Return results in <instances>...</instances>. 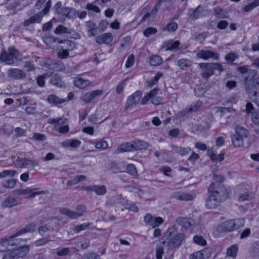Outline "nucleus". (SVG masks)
I'll list each match as a JSON object with an SVG mask.
<instances>
[{
	"mask_svg": "<svg viewBox=\"0 0 259 259\" xmlns=\"http://www.w3.org/2000/svg\"><path fill=\"white\" fill-rule=\"evenodd\" d=\"M214 184L211 183L208 188L209 195L205 202L207 208H215L227 199L229 197V192L223 186L219 185L213 190Z\"/></svg>",
	"mask_w": 259,
	"mask_h": 259,
	"instance_id": "obj_1",
	"label": "nucleus"
},
{
	"mask_svg": "<svg viewBox=\"0 0 259 259\" xmlns=\"http://www.w3.org/2000/svg\"><path fill=\"white\" fill-rule=\"evenodd\" d=\"M185 235L184 233H178L175 226L169 228L165 233L162 239L163 244H165L168 250H172L179 247L182 242L185 239Z\"/></svg>",
	"mask_w": 259,
	"mask_h": 259,
	"instance_id": "obj_2",
	"label": "nucleus"
},
{
	"mask_svg": "<svg viewBox=\"0 0 259 259\" xmlns=\"http://www.w3.org/2000/svg\"><path fill=\"white\" fill-rule=\"evenodd\" d=\"M244 222L242 218L228 220L219 225L217 231L220 233L231 232L243 227Z\"/></svg>",
	"mask_w": 259,
	"mask_h": 259,
	"instance_id": "obj_3",
	"label": "nucleus"
},
{
	"mask_svg": "<svg viewBox=\"0 0 259 259\" xmlns=\"http://www.w3.org/2000/svg\"><path fill=\"white\" fill-rule=\"evenodd\" d=\"M51 5V2H50V1H48L45 5L44 9L38 13L25 20L24 22V25L27 26L32 23H40L41 21L42 18L49 13Z\"/></svg>",
	"mask_w": 259,
	"mask_h": 259,
	"instance_id": "obj_4",
	"label": "nucleus"
},
{
	"mask_svg": "<svg viewBox=\"0 0 259 259\" xmlns=\"http://www.w3.org/2000/svg\"><path fill=\"white\" fill-rule=\"evenodd\" d=\"M245 86L246 92L248 97L253 102L259 106V87H257L251 82L250 83H245Z\"/></svg>",
	"mask_w": 259,
	"mask_h": 259,
	"instance_id": "obj_5",
	"label": "nucleus"
},
{
	"mask_svg": "<svg viewBox=\"0 0 259 259\" xmlns=\"http://www.w3.org/2000/svg\"><path fill=\"white\" fill-rule=\"evenodd\" d=\"M18 52L17 50L11 48L8 52H4L0 57V59L8 65H12L14 63V59L17 58Z\"/></svg>",
	"mask_w": 259,
	"mask_h": 259,
	"instance_id": "obj_6",
	"label": "nucleus"
},
{
	"mask_svg": "<svg viewBox=\"0 0 259 259\" xmlns=\"http://www.w3.org/2000/svg\"><path fill=\"white\" fill-rule=\"evenodd\" d=\"M199 66L203 69L201 72V76L203 78L207 79L214 74L212 63H200Z\"/></svg>",
	"mask_w": 259,
	"mask_h": 259,
	"instance_id": "obj_7",
	"label": "nucleus"
},
{
	"mask_svg": "<svg viewBox=\"0 0 259 259\" xmlns=\"http://www.w3.org/2000/svg\"><path fill=\"white\" fill-rule=\"evenodd\" d=\"M37 188L22 189L15 190V194L18 195H27V198H33L35 195L43 194V191H37Z\"/></svg>",
	"mask_w": 259,
	"mask_h": 259,
	"instance_id": "obj_8",
	"label": "nucleus"
},
{
	"mask_svg": "<svg viewBox=\"0 0 259 259\" xmlns=\"http://www.w3.org/2000/svg\"><path fill=\"white\" fill-rule=\"evenodd\" d=\"M144 222L152 228L159 226L163 222V220L160 217H154L150 214H147L144 217Z\"/></svg>",
	"mask_w": 259,
	"mask_h": 259,
	"instance_id": "obj_9",
	"label": "nucleus"
},
{
	"mask_svg": "<svg viewBox=\"0 0 259 259\" xmlns=\"http://www.w3.org/2000/svg\"><path fill=\"white\" fill-rule=\"evenodd\" d=\"M8 76L11 79L20 80L26 78V74L24 71L21 69L13 68L8 70Z\"/></svg>",
	"mask_w": 259,
	"mask_h": 259,
	"instance_id": "obj_10",
	"label": "nucleus"
},
{
	"mask_svg": "<svg viewBox=\"0 0 259 259\" xmlns=\"http://www.w3.org/2000/svg\"><path fill=\"white\" fill-rule=\"evenodd\" d=\"M197 57L203 60H208L209 58L214 60L219 59V54L217 52L210 50H201L197 54Z\"/></svg>",
	"mask_w": 259,
	"mask_h": 259,
	"instance_id": "obj_11",
	"label": "nucleus"
},
{
	"mask_svg": "<svg viewBox=\"0 0 259 259\" xmlns=\"http://www.w3.org/2000/svg\"><path fill=\"white\" fill-rule=\"evenodd\" d=\"M142 93L140 91H137L132 96H130L126 101V108H132L138 103L141 99Z\"/></svg>",
	"mask_w": 259,
	"mask_h": 259,
	"instance_id": "obj_12",
	"label": "nucleus"
},
{
	"mask_svg": "<svg viewBox=\"0 0 259 259\" xmlns=\"http://www.w3.org/2000/svg\"><path fill=\"white\" fill-rule=\"evenodd\" d=\"M21 203V199L19 197H9L3 201L2 206L4 207L11 208Z\"/></svg>",
	"mask_w": 259,
	"mask_h": 259,
	"instance_id": "obj_13",
	"label": "nucleus"
},
{
	"mask_svg": "<svg viewBox=\"0 0 259 259\" xmlns=\"http://www.w3.org/2000/svg\"><path fill=\"white\" fill-rule=\"evenodd\" d=\"M102 90H95L91 92L86 93L82 98H81L82 101L85 103H90L96 97L99 96L102 94Z\"/></svg>",
	"mask_w": 259,
	"mask_h": 259,
	"instance_id": "obj_14",
	"label": "nucleus"
},
{
	"mask_svg": "<svg viewBox=\"0 0 259 259\" xmlns=\"http://www.w3.org/2000/svg\"><path fill=\"white\" fill-rule=\"evenodd\" d=\"M61 64V62L60 61L47 58L43 61L42 66L49 69L55 70L58 68Z\"/></svg>",
	"mask_w": 259,
	"mask_h": 259,
	"instance_id": "obj_15",
	"label": "nucleus"
},
{
	"mask_svg": "<svg viewBox=\"0 0 259 259\" xmlns=\"http://www.w3.org/2000/svg\"><path fill=\"white\" fill-rule=\"evenodd\" d=\"M113 39V37L110 33H106L104 34L98 36L96 37V41L99 44L110 43Z\"/></svg>",
	"mask_w": 259,
	"mask_h": 259,
	"instance_id": "obj_16",
	"label": "nucleus"
},
{
	"mask_svg": "<svg viewBox=\"0 0 259 259\" xmlns=\"http://www.w3.org/2000/svg\"><path fill=\"white\" fill-rule=\"evenodd\" d=\"M60 212L63 215L68 217L71 219H76L82 216V213H77L67 208H61Z\"/></svg>",
	"mask_w": 259,
	"mask_h": 259,
	"instance_id": "obj_17",
	"label": "nucleus"
},
{
	"mask_svg": "<svg viewBox=\"0 0 259 259\" xmlns=\"http://www.w3.org/2000/svg\"><path fill=\"white\" fill-rule=\"evenodd\" d=\"M133 151L146 149L149 146V144L144 141L137 140L132 141Z\"/></svg>",
	"mask_w": 259,
	"mask_h": 259,
	"instance_id": "obj_18",
	"label": "nucleus"
},
{
	"mask_svg": "<svg viewBox=\"0 0 259 259\" xmlns=\"http://www.w3.org/2000/svg\"><path fill=\"white\" fill-rule=\"evenodd\" d=\"M29 250V245H24L19 247L17 249L13 250L16 257L19 258L25 256Z\"/></svg>",
	"mask_w": 259,
	"mask_h": 259,
	"instance_id": "obj_19",
	"label": "nucleus"
},
{
	"mask_svg": "<svg viewBox=\"0 0 259 259\" xmlns=\"http://www.w3.org/2000/svg\"><path fill=\"white\" fill-rule=\"evenodd\" d=\"M133 151L132 142H127L119 146L115 150V153L119 154L124 152Z\"/></svg>",
	"mask_w": 259,
	"mask_h": 259,
	"instance_id": "obj_20",
	"label": "nucleus"
},
{
	"mask_svg": "<svg viewBox=\"0 0 259 259\" xmlns=\"http://www.w3.org/2000/svg\"><path fill=\"white\" fill-rule=\"evenodd\" d=\"M36 225L34 223H31L27 225H26L24 228L20 230L18 232H17L14 234L11 235L10 238H14L21 234H22L25 233L30 232L32 231L35 228Z\"/></svg>",
	"mask_w": 259,
	"mask_h": 259,
	"instance_id": "obj_21",
	"label": "nucleus"
},
{
	"mask_svg": "<svg viewBox=\"0 0 259 259\" xmlns=\"http://www.w3.org/2000/svg\"><path fill=\"white\" fill-rule=\"evenodd\" d=\"M235 135L245 139V141H248L249 133L248 131L243 127L236 126L235 128Z\"/></svg>",
	"mask_w": 259,
	"mask_h": 259,
	"instance_id": "obj_22",
	"label": "nucleus"
},
{
	"mask_svg": "<svg viewBox=\"0 0 259 259\" xmlns=\"http://www.w3.org/2000/svg\"><path fill=\"white\" fill-rule=\"evenodd\" d=\"M177 223L183 228L187 229L192 225V222L190 218L186 217H180L177 219Z\"/></svg>",
	"mask_w": 259,
	"mask_h": 259,
	"instance_id": "obj_23",
	"label": "nucleus"
},
{
	"mask_svg": "<svg viewBox=\"0 0 259 259\" xmlns=\"http://www.w3.org/2000/svg\"><path fill=\"white\" fill-rule=\"evenodd\" d=\"M50 82L53 85L59 88H63L65 87V84L62 81L60 76L57 74L52 75L50 79Z\"/></svg>",
	"mask_w": 259,
	"mask_h": 259,
	"instance_id": "obj_24",
	"label": "nucleus"
},
{
	"mask_svg": "<svg viewBox=\"0 0 259 259\" xmlns=\"http://www.w3.org/2000/svg\"><path fill=\"white\" fill-rule=\"evenodd\" d=\"M231 140L232 144L236 147H242L244 145L245 139L241 137H239L237 135L234 134L232 136Z\"/></svg>",
	"mask_w": 259,
	"mask_h": 259,
	"instance_id": "obj_25",
	"label": "nucleus"
},
{
	"mask_svg": "<svg viewBox=\"0 0 259 259\" xmlns=\"http://www.w3.org/2000/svg\"><path fill=\"white\" fill-rule=\"evenodd\" d=\"M75 85L80 89L84 88L91 84L90 80L83 79L81 77L76 78L74 81Z\"/></svg>",
	"mask_w": 259,
	"mask_h": 259,
	"instance_id": "obj_26",
	"label": "nucleus"
},
{
	"mask_svg": "<svg viewBox=\"0 0 259 259\" xmlns=\"http://www.w3.org/2000/svg\"><path fill=\"white\" fill-rule=\"evenodd\" d=\"M171 147L175 152L181 156L188 155L191 151V149L189 147H178L175 145H171Z\"/></svg>",
	"mask_w": 259,
	"mask_h": 259,
	"instance_id": "obj_27",
	"label": "nucleus"
},
{
	"mask_svg": "<svg viewBox=\"0 0 259 259\" xmlns=\"http://www.w3.org/2000/svg\"><path fill=\"white\" fill-rule=\"evenodd\" d=\"M175 199L179 200L189 201L193 199L192 195L186 193H178L174 195Z\"/></svg>",
	"mask_w": 259,
	"mask_h": 259,
	"instance_id": "obj_28",
	"label": "nucleus"
},
{
	"mask_svg": "<svg viewBox=\"0 0 259 259\" xmlns=\"http://www.w3.org/2000/svg\"><path fill=\"white\" fill-rule=\"evenodd\" d=\"M47 100L50 104L55 105L66 102V99H60L55 95L49 96Z\"/></svg>",
	"mask_w": 259,
	"mask_h": 259,
	"instance_id": "obj_29",
	"label": "nucleus"
},
{
	"mask_svg": "<svg viewBox=\"0 0 259 259\" xmlns=\"http://www.w3.org/2000/svg\"><path fill=\"white\" fill-rule=\"evenodd\" d=\"M201 11L202 8L199 6L195 10H190L189 11V15L191 19L195 20L199 17L200 13Z\"/></svg>",
	"mask_w": 259,
	"mask_h": 259,
	"instance_id": "obj_30",
	"label": "nucleus"
},
{
	"mask_svg": "<svg viewBox=\"0 0 259 259\" xmlns=\"http://www.w3.org/2000/svg\"><path fill=\"white\" fill-rule=\"evenodd\" d=\"M86 25L89 29V35L90 36H95L96 34L95 33V31L97 29L96 24L90 21L87 22Z\"/></svg>",
	"mask_w": 259,
	"mask_h": 259,
	"instance_id": "obj_31",
	"label": "nucleus"
},
{
	"mask_svg": "<svg viewBox=\"0 0 259 259\" xmlns=\"http://www.w3.org/2000/svg\"><path fill=\"white\" fill-rule=\"evenodd\" d=\"M256 71L255 70L249 69L247 73L243 76L244 83H248L251 81L256 75Z\"/></svg>",
	"mask_w": 259,
	"mask_h": 259,
	"instance_id": "obj_32",
	"label": "nucleus"
},
{
	"mask_svg": "<svg viewBox=\"0 0 259 259\" xmlns=\"http://www.w3.org/2000/svg\"><path fill=\"white\" fill-rule=\"evenodd\" d=\"M67 119L65 117L57 118H49L48 120V123L53 124L62 125L66 123Z\"/></svg>",
	"mask_w": 259,
	"mask_h": 259,
	"instance_id": "obj_33",
	"label": "nucleus"
},
{
	"mask_svg": "<svg viewBox=\"0 0 259 259\" xmlns=\"http://www.w3.org/2000/svg\"><path fill=\"white\" fill-rule=\"evenodd\" d=\"M12 239L10 236L9 238H4L0 241V252L5 251L8 249V246L9 245L10 240Z\"/></svg>",
	"mask_w": 259,
	"mask_h": 259,
	"instance_id": "obj_34",
	"label": "nucleus"
},
{
	"mask_svg": "<svg viewBox=\"0 0 259 259\" xmlns=\"http://www.w3.org/2000/svg\"><path fill=\"white\" fill-rule=\"evenodd\" d=\"M162 63V59L158 55H154L150 59V64L156 66L160 65Z\"/></svg>",
	"mask_w": 259,
	"mask_h": 259,
	"instance_id": "obj_35",
	"label": "nucleus"
},
{
	"mask_svg": "<svg viewBox=\"0 0 259 259\" xmlns=\"http://www.w3.org/2000/svg\"><path fill=\"white\" fill-rule=\"evenodd\" d=\"M75 12V10L73 9H70L69 8H62L59 12L57 13L58 14L62 15L66 17L70 18V13H74Z\"/></svg>",
	"mask_w": 259,
	"mask_h": 259,
	"instance_id": "obj_36",
	"label": "nucleus"
},
{
	"mask_svg": "<svg viewBox=\"0 0 259 259\" xmlns=\"http://www.w3.org/2000/svg\"><path fill=\"white\" fill-rule=\"evenodd\" d=\"M237 250V246L235 245H233L228 249L227 255L234 258L236 257Z\"/></svg>",
	"mask_w": 259,
	"mask_h": 259,
	"instance_id": "obj_37",
	"label": "nucleus"
},
{
	"mask_svg": "<svg viewBox=\"0 0 259 259\" xmlns=\"http://www.w3.org/2000/svg\"><path fill=\"white\" fill-rule=\"evenodd\" d=\"M191 62L189 60L185 59H180L178 61V65L182 69H184L186 67H189L191 66Z\"/></svg>",
	"mask_w": 259,
	"mask_h": 259,
	"instance_id": "obj_38",
	"label": "nucleus"
},
{
	"mask_svg": "<svg viewBox=\"0 0 259 259\" xmlns=\"http://www.w3.org/2000/svg\"><path fill=\"white\" fill-rule=\"evenodd\" d=\"M94 191L99 195H103L106 193V188L103 185H95Z\"/></svg>",
	"mask_w": 259,
	"mask_h": 259,
	"instance_id": "obj_39",
	"label": "nucleus"
},
{
	"mask_svg": "<svg viewBox=\"0 0 259 259\" xmlns=\"http://www.w3.org/2000/svg\"><path fill=\"white\" fill-rule=\"evenodd\" d=\"M54 33L56 34H64V33H70L68 29L62 25H60L58 26L57 27L56 29L54 31Z\"/></svg>",
	"mask_w": 259,
	"mask_h": 259,
	"instance_id": "obj_40",
	"label": "nucleus"
},
{
	"mask_svg": "<svg viewBox=\"0 0 259 259\" xmlns=\"http://www.w3.org/2000/svg\"><path fill=\"white\" fill-rule=\"evenodd\" d=\"M253 197V194L251 193H245L239 195L238 200L240 201H249Z\"/></svg>",
	"mask_w": 259,
	"mask_h": 259,
	"instance_id": "obj_41",
	"label": "nucleus"
},
{
	"mask_svg": "<svg viewBox=\"0 0 259 259\" xmlns=\"http://www.w3.org/2000/svg\"><path fill=\"white\" fill-rule=\"evenodd\" d=\"M205 251H197L195 253L191 254L190 256V259H204L205 258L204 255V252Z\"/></svg>",
	"mask_w": 259,
	"mask_h": 259,
	"instance_id": "obj_42",
	"label": "nucleus"
},
{
	"mask_svg": "<svg viewBox=\"0 0 259 259\" xmlns=\"http://www.w3.org/2000/svg\"><path fill=\"white\" fill-rule=\"evenodd\" d=\"M162 75L163 74L161 72H158L157 75L154 77V78L151 79L148 82V86L149 88L152 87L155 84H156L158 80L162 76Z\"/></svg>",
	"mask_w": 259,
	"mask_h": 259,
	"instance_id": "obj_43",
	"label": "nucleus"
},
{
	"mask_svg": "<svg viewBox=\"0 0 259 259\" xmlns=\"http://www.w3.org/2000/svg\"><path fill=\"white\" fill-rule=\"evenodd\" d=\"M91 225V223L82 224L80 225H76L73 228L74 232L76 233H79L81 231L85 230L89 226Z\"/></svg>",
	"mask_w": 259,
	"mask_h": 259,
	"instance_id": "obj_44",
	"label": "nucleus"
},
{
	"mask_svg": "<svg viewBox=\"0 0 259 259\" xmlns=\"http://www.w3.org/2000/svg\"><path fill=\"white\" fill-rule=\"evenodd\" d=\"M194 242L202 246H204L206 244V241L202 236H194L193 237Z\"/></svg>",
	"mask_w": 259,
	"mask_h": 259,
	"instance_id": "obj_45",
	"label": "nucleus"
},
{
	"mask_svg": "<svg viewBox=\"0 0 259 259\" xmlns=\"http://www.w3.org/2000/svg\"><path fill=\"white\" fill-rule=\"evenodd\" d=\"M63 44L66 45L65 47L68 51L73 50L76 47L75 42L69 40L64 39Z\"/></svg>",
	"mask_w": 259,
	"mask_h": 259,
	"instance_id": "obj_46",
	"label": "nucleus"
},
{
	"mask_svg": "<svg viewBox=\"0 0 259 259\" xmlns=\"http://www.w3.org/2000/svg\"><path fill=\"white\" fill-rule=\"evenodd\" d=\"M127 80L128 78H126L121 81L117 85L116 89V91L118 94H120L122 92V91Z\"/></svg>",
	"mask_w": 259,
	"mask_h": 259,
	"instance_id": "obj_47",
	"label": "nucleus"
},
{
	"mask_svg": "<svg viewBox=\"0 0 259 259\" xmlns=\"http://www.w3.org/2000/svg\"><path fill=\"white\" fill-rule=\"evenodd\" d=\"M32 165L34 166L35 165H37V163L35 161H33L31 160H29L28 159H23L22 160V163L21 164V167H23L27 165Z\"/></svg>",
	"mask_w": 259,
	"mask_h": 259,
	"instance_id": "obj_48",
	"label": "nucleus"
},
{
	"mask_svg": "<svg viewBox=\"0 0 259 259\" xmlns=\"http://www.w3.org/2000/svg\"><path fill=\"white\" fill-rule=\"evenodd\" d=\"M57 56L60 59H65L69 56L68 50L66 49L60 50L57 52Z\"/></svg>",
	"mask_w": 259,
	"mask_h": 259,
	"instance_id": "obj_49",
	"label": "nucleus"
},
{
	"mask_svg": "<svg viewBox=\"0 0 259 259\" xmlns=\"http://www.w3.org/2000/svg\"><path fill=\"white\" fill-rule=\"evenodd\" d=\"M17 174V171L16 170H5L3 171L0 173V178H5L7 176H10L11 177H13Z\"/></svg>",
	"mask_w": 259,
	"mask_h": 259,
	"instance_id": "obj_50",
	"label": "nucleus"
},
{
	"mask_svg": "<svg viewBox=\"0 0 259 259\" xmlns=\"http://www.w3.org/2000/svg\"><path fill=\"white\" fill-rule=\"evenodd\" d=\"M157 31V29L155 28L148 27L144 31V35L148 37L150 35L155 34Z\"/></svg>",
	"mask_w": 259,
	"mask_h": 259,
	"instance_id": "obj_51",
	"label": "nucleus"
},
{
	"mask_svg": "<svg viewBox=\"0 0 259 259\" xmlns=\"http://www.w3.org/2000/svg\"><path fill=\"white\" fill-rule=\"evenodd\" d=\"M83 259H100V256L95 252H89L83 255Z\"/></svg>",
	"mask_w": 259,
	"mask_h": 259,
	"instance_id": "obj_52",
	"label": "nucleus"
},
{
	"mask_svg": "<svg viewBox=\"0 0 259 259\" xmlns=\"http://www.w3.org/2000/svg\"><path fill=\"white\" fill-rule=\"evenodd\" d=\"M95 147L99 150H104L108 148V143L105 141H102L97 143L95 145Z\"/></svg>",
	"mask_w": 259,
	"mask_h": 259,
	"instance_id": "obj_53",
	"label": "nucleus"
},
{
	"mask_svg": "<svg viewBox=\"0 0 259 259\" xmlns=\"http://www.w3.org/2000/svg\"><path fill=\"white\" fill-rule=\"evenodd\" d=\"M202 106V102L198 101L197 102L192 105L189 109L190 112H195L197 111Z\"/></svg>",
	"mask_w": 259,
	"mask_h": 259,
	"instance_id": "obj_54",
	"label": "nucleus"
},
{
	"mask_svg": "<svg viewBox=\"0 0 259 259\" xmlns=\"http://www.w3.org/2000/svg\"><path fill=\"white\" fill-rule=\"evenodd\" d=\"M209 156L211 159L213 161L219 160L221 161L224 159V154L223 153L220 154L212 153L210 154Z\"/></svg>",
	"mask_w": 259,
	"mask_h": 259,
	"instance_id": "obj_55",
	"label": "nucleus"
},
{
	"mask_svg": "<svg viewBox=\"0 0 259 259\" xmlns=\"http://www.w3.org/2000/svg\"><path fill=\"white\" fill-rule=\"evenodd\" d=\"M251 119L254 124L259 125V111H255L252 113Z\"/></svg>",
	"mask_w": 259,
	"mask_h": 259,
	"instance_id": "obj_56",
	"label": "nucleus"
},
{
	"mask_svg": "<svg viewBox=\"0 0 259 259\" xmlns=\"http://www.w3.org/2000/svg\"><path fill=\"white\" fill-rule=\"evenodd\" d=\"M127 170L128 173L133 176L137 175V171L135 166L133 164H129L127 166Z\"/></svg>",
	"mask_w": 259,
	"mask_h": 259,
	"instance_id": "obj_57",
	"label": "nucleus"
},
{
	"mask_svg": "<svg viewBox=\"0 0 259 259\" xmlns=\"http://www.w3.org/2000/svg\"><path fill=\"white\" fill-rule=\"evenodd\" d=\"M16 183V180L12 179L8 180L3 185L5 187L12 188L15 186Z\"/></svg>",
	"mask_w": 259,
	"mask_h": 259,
	"instance_id": "obj_58",
	"label": "nucleus"
},
{
	"mask_svg": "<svg viewBox=\"0 0 259 259\" xmlns=\"http://www.w3.org/2000/svg\"><path fill=\"white\" fill-rule=\"evenodd\" d=\"M135 61V57L133 54L130 55L125 63V66L126 68H129L131 67L134 63Z\"/></svg>",
	"mask_w": 259,
	"mask_h": 259,
	"instance_id": "obj_59",
	"label": "nucleus"
},
{
	"mask_svg": "<svg viewBox=\"0 0 259 259\" xmlns=\"http://www.w3.org/2000/svg\"><path fill=\"white\" fill-rule=\"evenodd\" d=\"M32 138L35 141H44L46 140V137L43 134L34 133Z\"/></svg>",
	"mask_w": 259,
	"mask_h": 259,
	"instance_id": "obj_60",
	"label": "nucleus"
},
{
	"mask_svg": "<svg viewBox=\"0 0 259 259\" xmlns=\"http://www.w3.org/2000/svg\"><path fill=\"white\" fill-rule=\"evenodd\" d=\"M236 70L238 71L240 74L242 75L246 74L247 72L249 70L248 69L247 66H242L240 67H238L236 68Z\"/></svg>",
	"mask_w": 259,
	"mask_h": 259,
	"instance_id": "obj_61",
	"label": "nucleus"
},
{
	"mask_svg": "<svg viewBox=\"0 0 259 259\" xmlns=\"http://www.w3.org/2000/svg\"><path fill=\"white\" fill-rule=\"evenodd\" d=\"M86 9L88 10L93 11L96 13H99L100 12V10L99 7L93 5L92 4H88L86 6Z\"/></svg>",
	"mask_w": 259,
	"mask_h": 259,
	"instance_id": "obj_62",
	"label": "nucleus"
},
{
	"mask_svg": "<svg viewBox=\"0 0 259 259\" xmlns=\"http://www.w3.org/2000/svg\"><path fill=\"white\" fill-rule=\"evenodd\" d=\"M178 28V25L176 22H171L167 24L166 25V29L168 31H174Z\"/></svg>",
	"mask_w": 259,
	"mask_h": 259,
	"instance_id": "obj_63",
	"label": "nucleus"
},
{
	"mask_svg": "<svg viewBox=\"0 0 259 259\" xmlns=\"http://www.w3.org/2000/svg\"><path fill=\"white\" fill-rule=\"evenodd\" d=\"M207 36V33L202 32L196 35L195 37V40L200 42H202Z\"/></svg>",
	"mask_w": 259,
	"mask_h": 259,
	"instance_id": "obj_64",
	"label": "nucleus"
}]
</instances>
